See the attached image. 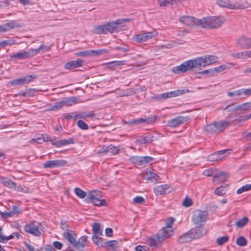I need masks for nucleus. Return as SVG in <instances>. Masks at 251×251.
<instances>
[{
  "label": "nucleus",
  "mask_w": 251,
  "mask_h": 251,
  "mask_svg": "<svg viewBox=\"0 0 251 251\" xmlns=\"http://www.w3.org/2000/svg\"><path fill=\"white\" fill-rule=\"evenodd\" d=\"M140 119L144 120L142 122V123L147 122L148 124H153L156 120V117H153L145 119L141 118Z\"/></svg>",
  "instance_id": "0e129e2a"
},
{
  "label": "nucleus",
  "mask_w": 251,
  "mask_h": 251,
  "mask_svg": "<svg viewBox=\"0 0 251 251\" xmlns=\"http://www.w3.org/2000/svg\"><path fill=\"white\" fill-rule=\"evenodd\" d=\"M100 192L96 191L90 192L87 196V199L89 201L93 203L95 206H105L106 204L105 200H100Z\"/></svg>",
  "instance_id": "6e6552de"
},
{
  "label": "nucleus",
  "mask_w": 251,
  "mask_h": 251,
  "mask_svg": "<svg viewBox=\"0 0 251 251\" xmlns=\"http://www.w3.org/2000/svg\"><path fill=\"white\" fill-rule=\"evenodd\" d=\"M248 221L249 219L247 217H244L236 221L235 225L238 228H242L248 223Z\"/></svg>",
  "instance_id": "58836bf2"
},
{
  "label": "nucleus",
  "mask_w": 251,
  "mask_h": 251,
  "mask_svg": "<svg viewBox=\"0 0 251 251\" xmlns=\"http://www.w3.org/2000/svg\"><path fill=\"white\" fill-rule=\"evenodd\" d=\"M143 120L142 119H133V120H130L128 122L125 121V124H128V125H138L139 124L142 123V122Z\"/></svg>",
  "instance_id": "bf43d9fd"
},
{
  "label": "nucleus",
  "mask_w": 251,
  "mask_h": 251,
  "mask_svg": "<svg viewBox=\"0 0 251 251\" xmlns=\"http://www.w3.org/2000/svg\"><path fill=\"white\" fill-rule=\"evenodd\" d=\"M133 202L135 204H143L145 203V200L142 197L137 196L133 199Z\"/></svg>",
  "instance_id": "6e6d98bb"
},
{
  "label": "nucleus",
  "mask_w": 251,
  "mask_h": 251,
  "mask_svg": "<svg viewBox=\"0 0 251 251\" xmlns=\"http://www.w3.org/2000/svg\"><path fill=\"white\" fill-rule=\"evenodd\" d=\"M236 244L240 247H243L247 245V240L243 236H240L236 240Z\"/></svg>",
  "instance_id": "603ef678"
},
{
  "label": "nucleus",
  "mask_w": 251,
  "mask_h": 251,
  "mask_svg": "<svg viewBox=\"0 0 251 251\" xmlns=\"http://www.w3.org/2000/svg\"><path fill=\"white\" fill-rule=\"evenodd\" d=\"M0 182L6 187L12 188L15 190L17 189L18 191H22V188H21V186H19L18 188H17L16 184L8 178L1 177L0 179Z\"/></svg>",
  "instance_id": "bb28decb"
},
{
  "label": "nucleus",
  "mask_w": 251,
  "mask_h": 251,
  "mask_svg": "<svg viewBox=\"0 0 251 251\" xmlns=\"http://www.w3.org/2000/svg\"><path fill=\"white\" fill-rule=\"evenodd\" d=\"M182 204L183 206H184L186 207H188L192 205V200L188 197H186L184 199Z\"/></svg>",
  "instance_id": "13d9d810"
},
{
  "label": "nucleus",
  "mask_w": 251,
  "mask_h": 251,
  "mask_svg": "<svg viewBox=\"0 0 251 251\" xmlns=\"http://www.w3.org/2000/svg\"><path fill=\"white\" fill-rule=\"evenodd\" d=\"M76 125L81 129L83 130H87L89 128L88 125L86 124L83 121L79 120L77 121Z\"/></svg>",
  "instance_id": "864d4df0"
},
{
  "label": "nucleus",
  "mask_w": 251,
  "mask_h": 251,
  "mask_svg": "<svg viewBox=\"0 0 251 251\" xmlns=\"http://www.w3.org/2000/svg\"><path fill=\"white\" fill-rule=\"evenodd\" d=\"M159 178V176L156 174L152 172H150V174L147 177L146 179L150 180L151 181L155 183L158 181Z\"/></svg>",
  "instance_id": "37998d69"
},
{
  "label": "nucleus",
  "mask_w": 251,
  "mask_h": 251,
  "mask_svg": "<svg viewBox=\"0 0 251 251\" xmlns=\"http://www.w3.org/2000/svg\"><path fill=\"white\" fill-rule=\"evenodd\" d=\"M175 221L174 218L173 217H169L166 220V226L165 227L171 229L172 225Z\"/></svg>",
  "instance_id": "680f3d73"
},
{
  "label": "nucleus",
  "mask_w": 251,
  "mask_h": 251,
  "mask_svg": "<svg viewBox=\"0 0 251 251\" xmlns=\"http://www.w3.org/2000/svg\"><path fill=\"white\" fill-rule=\"evenodd\" d=\"M75 54L76 55L78 56H83V57L90 56L89 50H84V51H82L76 52Z\"/></svg>",
  "instance_id": "e2e57ef3"
},
{
  "label": "nucleus",
  "mask_w": 251,
  "mask_h": 251,
  "mask_svg": "<svg viewBox=\"0 0 251 251\" xmlns=\"http://www.w3.org/2000/svg\"><path fill=\"white\" fill-rule=\"evenodd\" d=\"M234 64L232 63H226L220 65L217 67L200 72L198 73V74L201 76L208 77H212L214 76L217 74L220 73L224 70L232 68Z\"/></svg>",
  "instance_id": "20e7f679"
},
{
  "label": "nucleus",
  "mask_w": 251,
  "mask_h": 251,
  "mask_svg": "<svg viewBox=\"0 0 251 251\" xmlns=\"http://www.w3.org/2000/svg\"><path fill=\"white\" fill-rule=\"evenodd\" d=\"M173 230L169 229L166 227L162 228L161 230L157 233L158 236L162 240V241L165 239L170 237L172 234Z\"/></svg>",
  "instance_id": "cd10ccee"
},
{
  "label": "nucleus",
  "mask_w": 251,
  "mask_h": 251,
  "mask_svg": "<svg viewBox=\"0 0 251 251\" xmlns=\"http://www.w3.org/2000/svg\"><path fill=\"white\" fill-rule=\"evenodd\" d=\"M5 32L9 31L11 29H13L16 27V23L13 21H11L3 25Z\"/></svg>",
  "instance_id": "a18cd8bd"
},
{
  "label": "nucleus",
  "mask_w": 251,
  "mask_h": 251,
  "mask_svg": "<svg viewBox=\"0 0 251 251\" xmlns=\"http://www.w3.org/2000/svg\"><path fill=\"white\" fill-rule=\"evenodd\" d=\"M69 225L68 223L64 221H61L60 224V228L63 230H64L66 232L67 230H70L69 228Z\"/></svg>",
  "instance_id": "338daca9"
},
{
  "label": "nucleus",
  "mask_w": 251,
  "mask_h": 251,
  "mask_svg": "<svg viewBox=\"0 0 251 251\" xmlns=\"http://www.w3.org/2000/svg\"><path fill=\"white\" fill-rule=\"evenodd\" d=\"M188 120V117H187L178 116L168 121L167 125L172 127H176L182 124L185 123Z\"/></svg>",
  "instance_id": "f3484780"
},
{
  "label": "nucleus",
  "mask_w": 251,
  "mask_h": 251,
  "mask_svg": "<svg viewBox=\"0 0 251 251\" xmlns=\"http://www.w3.org/2000/svg\"><path fill=\"white\" fill-rule=\"evenodd\" d=\"M126 65V61L124 60L114 61L106 64L105 68L110 70H114L118 67Z\"/></svg>",
  "instance_id": "c756f323"
},
{
  "label": "nucleus",
  "mask_w": 251,
  "mask_h": 251,
  "mask_svg": "<svg viewBox=\"0 0 251 251\" xmlns=\"http://www.w3.org/2000/svg\"><path fill=\"white\" fill-rule=\"evenodd\" d=\"M74 143V139L73 138H69L68 139H63L58 140L54 142L52 144L53 145L57 147H61L64 145L72 144Z\"/></svg>",
  "instance_id": "72a5a7b5"
},
{
  "label": "nucleus",
  "mask_w": 251,
  "mask_h": 251,
  "mask_svg": "<svg viewBox=\"0 0 251 251\" xmlns=\"http://www.w3.org/2000/svg\"><path fill=\"white\" fill-rule=\"evenodd\" d=\"M179 21L187 26L198 25L201 26V19H198L190 16H182L179 18Z\"/></svg>",
  "instance_id": "9d476101"
},
{
  "label": "nucleus",
  "mask_w": 251,
  "mask_h": 251,
  "mask_svg": "<svg viewBox=\"0 0 251 251\" xmlns=\"http://www.w3.org/2000/svg\"><path fill=\"white\" fill-rule=\"evenodd\" d=\"M230 125V123L228 121H215L204 126L203 131L208 134H217L223 131Z\"/></svg>",
  "instance_id": "f257e3e1"
},
{
  "label": "nucleus",
  "mask_w": 251,
  "mask_h": 251,
  "mask_svg": "<svg viewBox=\"0 0 251 251\" xmlns=\"http://www.w3.org/2000/svg\"><path fill=\"white\" fill-rule=\"evenodd\" d=\"M193 239L199 238L206 234V229L201 226H197L190 230Z\"/></svg>",
  "instance_id": "412c9836"
},
{
  "label": "nucleus",
  "mask_w": 251,
  "mask_h": 251,
  "mask_svg": "<svg viewBox=\"0 0 251 251\" xmlns=\"http://www.w3.org/2000/svg\"><path fill=\"white\" fill-rule=\"evenodd\" d=\"M216 3L220 7L230 9H243L247 7L244 3L238 1H231L230 0H217Z\"/></svg>",
  "instance_id": "0eeeda50"
},
{
  "label": "nucleus",
  "mask_w": 251,
  "mask_h": 251,
  "mask_svg": "<svg viewBox=\"0 0 251 251\" xmlns=\"http://www.w3.org/2000/svg\"><path fill=\"white\" fill-rule=\"evenodd\" d=\"M251 118V113L250 114H247L244 116H242L240 117L239 118H238L237 119H235L233 121V122L235 123H241V122H245V121H247L248 120Z\"/></svg>",
  "instance_id": "c03bdc74"
},
{
  "label": "nucleus",
  "mask_w": 251,
  "mask_h": 251,
  "mask_svg": "<svg viewBox=\"0 0 251 251\" xmlns=\"http://www.w3.org/2000/svg\"><path fill=\"white\" fill-rule=\"evenodd\" d=\"M76 99L75 97H71L67 99L66 100L57 102L54 105L50 106V108L47 109L48 111H56L61 108L64 104L71 105L73 103H75Z\"/></svg>",
  "instance_id": "dca6fc26"
},
{
  "label": "nucleus",
  "mask_w": 251,
  "mask_h": 251,
  "mask_svg": "<svg viewBox=\"0 0 251 251\" xmlns=\"http://www.w3.org/2000/svg\"><path fill=\"white\" fill-rule=\"evenodd\" d=\"M156 36V32H147L135 35L132 37V40L135 42L140 43L148 41Z\"/></svg>",
  "instance_id": "ddd939ff"
},
{
  "label": "nucleus",
  "mask_w": 251,
  "mask_h": 251,
  "mask_svg": "<svg viewBox=\"0 0 251 251\" xmlns=\"http://www.w3.org/2000/svg\"><path fill=\"white\" fill-rule=\"evenodd\" d=\"M87 236H81L78 241H76L74 247L77 250L83 251L85 247L87 245Z\"/></svg>",
  "instance_id": "393cba45"
},
{
  "label": "nucleus",
  "mask_w": 251,
  "mask_h": 251,
  "mask_svg": "<svg viewBox=\"0 0 251 251\" xmlns=\"http://www.w3.org/2000/svg\"><path fill=\"white\" fill-rule=\"evenodd\" d=\"M246 53H245V51H244L243 52H240L238 53H232L231 55L232 56L235 58L245 59L246 58Z\"/></svg>",
  "instance_id": "4d7b16f0"
},
{
  "label": "nucleus",
  "mask_w": 251,
  "mask_h": 251,
  "mask_svg": "<svg viewBox=\"0 0 251 251\" xmlns=\"http://www.w3.org/2000/svg\"><path fill=\"white\" fill-rule=\"evenodd\" d=\"M50 46H48L44 45H41L40 46L36 49H33V51L34 54V56L36 55L37 54H39L40 53V51L42 50L44 52L48 51L50 50Z\"/></svg>",
  "instance_id": "ea45409f"
},
{
  "label": "nucleus",
  "mask_w": 251,
  "mask_h": 251,
  "mask_svg": "<svg viewBox=\"0 0 251 251\" xmlns=\"http://www.w3.org/2000/svg\"><path fill=\"white\" fill-rule=\"evenodd\" d=\"M154 140V137L152 134H147L145 135L139 137L135 141V143L137 145H141L143 144H147L151 142Z\"/></svg>",
  "instance_id": "b1692460"
},
{
  "label": "nucleus",
  "mask_w": 251,
  "mask_h": 251,
  "mask_svg": "<svg viewBox=\"0 0 251 251\" xmlns=\"http://www.w3.org/2000/svg\"><path fill=\"white\" fill-rule=\"evenodd\" d=\"M168 189L169 186L168 185H161L155 187L153 189V192L156 196H158L167 193Z\"/></svg>",
  "instance_id": "7c9ffc66"
},
{
  "label": "nucleus",
  "mask_w": 251,
  "mask_h": 251,
  "mask_svg": "<svg viewBox=\"0 0 251 251\" xmlns=\"http://www.w3.org/2000/svg\"><path fill=\"white\" fill-rule=\"evenodd\" d=\"M90 56H97L102 54L107 53V50L106 49H101L98 50H89Z\"/></svg>",
  "instance_id": "a19ab883"
},
{
  "label": "nucleus",
  "mask_w": 251,
  "mask_h": 251,
  "mask_svg": "<svg viewBox=\"0 0 251 251\" xmlns=\"http://www.w3.org/2000/svg\"><path fill=\"white\" fill-rule=\"evenodd\" d=\"M216 171L213 170H205L203 172V174L206 176H212L213 177V181H215V175L216 174Z\"/></svg>",
  "instance_id": "052dcab7"
},
{
  "label": "nucleus",
  "mask_w": 251,
  "mask_h": 251,
  "mask_svg": "<svg viewBox=\"0 0 251 251\" xmlns=\"http://www.w3.org/2000/svg\"><path fill=\"white\" fill-rule=\"evenodd\" d=\"M218 59L216 55H206L204 56L195 58L194 60L196 69H201V67H205L206 65L217 62Z\"/></svg>",
  "instance_id": "39448f33"
},
{
  "label": "nucleus",
  "mask_w": 251,
  "mask_h": 251,
  "mask_svg": "<svg viewBox=\"0 0 251 251\" xmlns=\"http://www.w3.org/2000/svg\"><path fill=\"white\" fill-rule=\"evenodd\" d=\"M30 79H13V80L9 82L12 86H16L18 85H22L25 83H28L30 82Z\"/></svg>",
  "instance_id": "4c0bfd02"
},
{
  "label": "nucleus",
  "mask_w": 251,
  "mask_h": 251,
  "mask_svg": "<svg viewBox=\"0 0 251 251\" xmlns=\"http://www.w3.org/2000/svg\"><path fill=\"white\" fill-rule=\"evenodd\" d=\"M228 175L224 172H217L215 175V181L218 179L220 183H224L227 180Z\"/></svg>",
  "instance_id": "473e14b6"
},
{
  "label": "nucleus",
  "mask_w": 251,
  "mask_h": 251,
  "mask_svg": "<svg viewBox=\"0 0 251 251\" xmlns=\"http://www.w3.org/2000/svg\"><path fill=\"white\" fill-rule=\"evenodd\" d=\"M241 93L242 94H244L246 96H248L251 95V87L249 89H241Z\"/></svg>",
  "instance_id": "774afa93"
},
{
  "label": "nucleus",
  "mask_w": 251,
  "mask_h": 251,
  "mask_svg": "<svg viewBox=\"0 0 251 251\" xmlns=\"http://www.w3.org/2000/svg\"><path fill=\"white\" fill-rule=\"evenodd\" d=\"M227 187L228 185L226 184L220 186L215 189L214 193L218 196H223L226 194L227 190Z\"/></svg>",
  "instance_id": "e433bc0d"
},
{
  "label": "nucleus",
  "mask_w": 251,
  "mask_h": 251,
  "mask_svg": "<svg viewBox=\"0 0 251 251\" xmlns=\"http://www.w3.org/2000/svg\"><path fill=\"white\" fill-rule=\"evenodd\" d=\"M237 44L241 49H249L251 48V38L241 37L237 41Z\"/></svg>",
  "instance_id": "a878e982"
},
{
  "label": "nucleus",
  "mask_w": 251,
  "mask_h": 251,
  "mask_svg": "<svg viewBox=\"0 0 251 251\" xmlns=\"http://www.w3.org/2000/svg\"><path fill=\"white\" fill-rule=\"evenodd\" d=\"M228 240V237L227 235L218 238L216 240V243L218 245H222L226 243Z\"/></svg>",
  "instance_id": "3c124183"
},
{
  "label": "nucleus",
  "mask_w": 251,
  "mask_h": 251,
  "mask_svg": "<svg viewBox=\"0 0 251 251\" xmlns=\"http://www.w3.org/2000/svg\"><path fill=\"white\" fill-rule=\"evenodd\" d=\"M223 110L227 112L239 111L238 105L233 103L228 104Z\"/></svg>",
  "instance_id": "79ce46f5"
},
{
  "label": "nucleus",
  "mask_w": 251,
  "mask_h": 251,
  "mask_svg": "<svg viewBox=\"0 0 251 251\" xmlns=\"http://www.w3.org/2000/svg\"><path fill=\"white\" fill-rule=\"evenodd\" d=\"M93 32L96 34H106L104 24L100 25H95L94 26Z\"/></svg>",
  "instance_id": "c9c22d12"
},
{
  "label": "nucleus",
  "mask_w": 251,
  "mask_h": 251,
  "mask_svg": "<svg viewBox=\"0 0 251 251\" xmlns=\"http://www.w3.org/2000/svg\"><path fill=\"white\" fill-rule=\"evenodd\" d=\"M197 70L194 59L184 62L180 65L172 68V72L176 74H181L187 72H194Z\"/></svg>",
  "instance_id": "7ed1b4c3"
},
{
  "label": "nucleus",
  "mask_w": 251,
  "mask_h": 251,
  "mask_svg": "<svg viewBox=\"0 0 251 251\" xmlns=\"http://www.w3.org/2000/svg\"><path fill=\"white\" fill-rule=\"evenodd\" d=\"M34 223V221H32L29 224L26 225L25 226V230L26 233H30L34 236H39L41 234V231Z\"/></svg>",
  "instance_id": "a211bd4d"
},
{
  "label": "nucleus",
  "mask_w": 251,
  "mask_h": 251,
  "mask_svg": "<svg viewBox=\"0 0 251 251\" xmlns=\"http://www.w3.org/2000/svg\"><path fill=\"white\" fill-rule=\"evenodd\" d=\"M162 240L157 234L156 236L152 237L148 240V244L151 247L157 246L158 245L160 244Z\"/></svg>",
  "instance_id": "f704fd0d"
},
{
  "label": "nucleus",
  "mask_w": 251,
  "mask_h": 251,
  "mask_svg": "<svg viewBox=\"0 0 251 251\" xmlns=\"http://www.w3.org/2000/svg\"><path fill=\"white\" fill-rule=\"evenodd\" d=\"M0 216L4 218V219H6V218H7L8 217H12V213L10 212H0Z\"/></svg>",
  "instance_id": "69168bd1"
},
{
  "label": "nucleus",
  "mask_w": 251,
  "mask_h": 251,
  "mask_svg": "<svg viewBox=\"0 0 251 251\" xmlns=\"http://www.w3.org/2000/svg\"><path fill=\"white\" fill-rule=\"evenodd\" d=\"M15 44V41L11 39L4 40L0 42V47H5L7 45H11Z\"/></svg>",
  "instance_id": "5fc2aeb1"
},
{
  "label": "nucleus",
  "mask_w": 251,
  "mask_h": 251,
  "mask_svg": "<svg viewBox=\"0 0 251 251\" xmlns=\"http://www.w3.org/2000/svg\"><path fill=\"white\" fill-rule=\"evenodd\" d=\"M130 160L133 163L139 166H145L153 160V158L151 156H131Z\"/></svg>",
  "instance_id": "9b49d317"
},
{
  "label": "nucleus",
  "mask_w": 251,
  "mask_h": 251,
  "mask_svg": "<svg viewBox=\"0 0 251 251\" xmlns=\"http://www.w3.org/2000/svg\"><path fill=\"white\" fill-rule=\"evenodd\" d=\"M229 150H225L216 151L213 153L211 154L208 156L207 159L209 161H216L221 160L224 158L226 155L225 154L228 152Z\"/></svg>",
  "instance_id": "aec40b11"
},
{
  "label": "nucleus",
  "mask_w": 251,
  "mask_h": 251,
  "mask_svg": "<svg viewBox=\"0 0 251 251\" xmlns=\"http://www.w3.org/2000/svg\"><path fill=\"white\" fill-rule=\"evenodd\" d=\"M67 163V161L63 159L46 161L43 164V168L45 169L58 168L64 166Z\"/></svg>",
  "instance_id": "4468645a"
},
{
  "label": "nucleus",
  "mask_w": 251,
  "mask_h": 251,
  "mask_svg": "<svg viewBox=\"0 0 251 251\" xmlns=\"http://www.w3.org/2000/svg\"><path fill=\"white\" fill-rule=\"evenodd\" d=\"M83 62V60L78 58L76 60H72L68 62L65 64V67L67 69H73L81 66Z\"/></svg>",
  "instance_id": "c85d7f7f"
},
{
  "label": "nucleus",
  "mask_w": 251,
  "mask_h": 251,
  "mask_svg": "<svg viewBox=\"0 0 251 251\" xmlns=\"http://www.w3.org/2000/svg\"><path fill=\"white\" fill-rule=\"evenodd\" d=\"M193 239L191 234H190V230L180 236L178 239L177 242L180 244H183L185 242L191 241Z\"/></svg>",
  "instance_id": "2f4dec72"
},
{
  "label": "nucleus",
  "mask_w": 251,
  "mask_h": 251,
  "mask_svg": "<svg viewBox=\"0 0 251 251\" xmlns=\"http://www.w3.org/2000/svg\"><path fill=\"white\" fill-rule=\"evenodd\" d=\"M34 56L32 49L27 51H23L20 52L14 53L10 55L11 58H17L18 59H25L30 58Z\"/></svg>",
  "instance_id": "6ab92c4d"
},
{
  "label": "nucleus",
  "mask_w": 251,
  "mask_h": 251,
  "mask_svg": "<svg viewBox=\"0 0 251 251\" xmlns=\"http://www.w3.org/2000/svg\"><path fill=\"white\" fill-rule=\"evenodd\" d=\"M226 21L224 17H209L202 19L201 27L205 28H217L220 27Z\"/></svg>",
  "instance_id": "f03ea898"
},
{
  "label": "nucleus",
  "mask_w": 251,
  "mask_h": 251,
  "mask_svg": "<svg viewBox=\"0 0 251 251\" xmlns=\"http://www.w3.org/2000/svg\"><path fill=\"white\" fill-rule=\"evenodd\" d=\"M63 236L66 239L71 245L74 247L75 244L76 242L75 237L76 235L75 232L72 230H67L66 232H64L62 234Z\"/></svg>",
  "instance_id": "5701e85b"
},
{
  "label": "nucleus",
  "mask_w": 251,
  "mask_h": 251,
  "mask_svg": "<svg viewBox=\"0 0 251 251\" xmlns=\"http://www.w3.org/2000/svg\"><path fill=\"white\" fill-rule=\"evenodd\" d=\"M92 231L93 233L92 240L96 244L99 245V241L101 240L99 236L102 234V229L101 228L100 224L97 222L94 223L92 226Z\"/></svg>",
  "instance_id": "f8f14e48"
},
{
  "label": "nucleus",
  "mask_w": 251,
  "mask_h": 251,
  "mask_svg": "<svg viewBox=\"0 0 251 251\" xmlns=\"http://www.w3.org/2000/svg\"><path fill=\"white\" fill-rule=\"evenodd\" d=\"M75 193L76 195L80 199L85 198L87 195L86 193L79 188L75 189Z\"/></svg>",
  "instance_id": "de8ad7c7"
},
{
  "label": "nucleus",
  "mask_w": 251,
  "mask_h": 251,
  "mask_svg": "<svg viewBox=\"0 0 251 251\" xmlns=\"http://www.w3.org/2000/svg\"><path fill=\"white\" fill-rule=\"evenodd\" d=\"M239 111H246L251 108V102L244 103L240 105H238Z\"/></svg>",
  "instance_id": "49530a36"
},
{
  "label": "nucleus",
  "mask_w": 251,
  "mask_h": 251,
  "mask_svg": "<svg viewBox=\"0 0 251 251\" xmlns=\"http://www.w3.org/2000/svg\"><path fill=\"white\" fill-rule=\"evenodd\" d=\"M176 0H164L161 2L159 4V6L161 7H166L173 5Z\"/></svg>",
  "instance_id": "09e8293b"
},
{
  "label": "nucleus",
  "mask_w": 251,
  "mask_h": 251,
  "mask_svg": "<svg viewBox=\"0 0 251 251\" xmlns=\"http://www.w3.org/2000/svg\"><path fill=\"white\" fill-rule=\"evenodd\" d=\"M251 189V185L247 184L238 189L236 192L237 194H240L244 192Z\"/></svg>",
  "instance_id": "8fccbe9b"
},
{
  "label": "nucleus",
  "mask_w": 251,
  "mask_h": 251,
  "mask_svg": "<svg viewBox=\"0 0 251 251\" xmlns=\"http://www.w3.org/2000/svg\"><path fill=\"white\" fill-rule=\"evenodd\" d=\"M101 245L107 250L112 251H115L120 247L119 242L116 240L102 242Z\"/></svg>",
  "instance_id": "4be33fe9"
},
{
  "label": "nucleus",
  "mask_w": 251,
  "mask_h": 251,
  "mask_svg": "<svg viewBox=\"0 0 251 251\" xmlns=\"http://www.w3.org/2000/svg\"><path fill=\"white\" fill-rule=\"evenodd\" d=\"M189 92L190 91L188 89L176 90L158 95L154 98L157 100H163L168 98L176 97Z\"/></svg>",
  "instance_id": "1a4fd4ad"
},
{
  "label": "nucleus",
  "mask_w": 251,
  "mask_h": 251,
  "mask_svg": "<svg viewBox=\"0 0 251 251\" xmlns=\"http://www.w3.org/2000/svg\"><path fill=\"white\" fill-rule=\"evenodd\" d=\"M119 21H115L104 23L106 34L108 32L113 33L119 32L121 30V28L119 26Z\"/></svg>",
  "instance_id": "2eb2a0df"
},
{
  "label": "nucleus",
  "mask_w": 251,
  "mask_h": 251,
  "mask_svg": "<svg viewBox=\"0 0 251 251\" xmlns=\"http://www.w3.org/2000/svg\"><path fill=\"white\" fill-rule=\"evenodd\" d=\"M208 219V213L206 210H196L194 211L192 220L193 223L198 226H202Z\"/></svg>",
  "instance_id": "423d86ee"
}]
</instances>
